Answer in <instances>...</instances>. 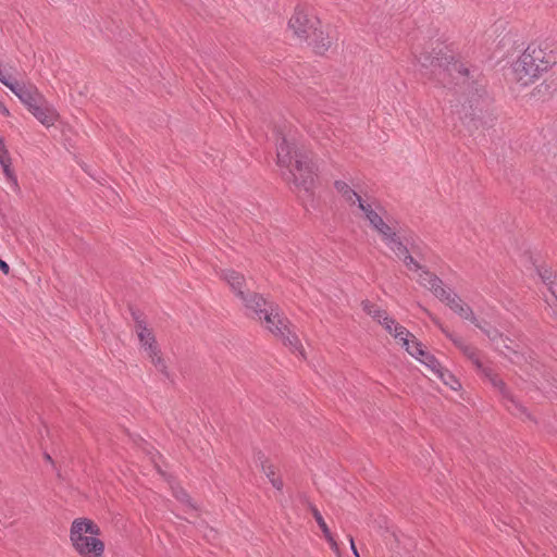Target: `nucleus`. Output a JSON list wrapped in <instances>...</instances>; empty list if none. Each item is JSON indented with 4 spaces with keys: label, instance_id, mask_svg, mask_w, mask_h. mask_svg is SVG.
<instances>
[{
    "label": "nucleus",
    "instance_id": "obj_1",
    "mask_svg": "<svg viewBox=\"0 0 557 557\" xmlns=\"http://www.w3.org/2000/svg\"><path fill=\"white\" fill-rule=\"evenodd\" d=\"M414 59L420 64L421 73L430 79L437 81L445 87H458L465 95L462 103L465 117H469L474 127L483 120L487 111L488 99L481 74L457 60L455 53L442 42H431Z\"/></svg>",
    "mask_w": 557,
    "mask_h": 557
},
{
    "label": "nucleus",
    "instance_id": "obj_2",
    "mask_svg": "<svg viewBox=\"0 0 557 557\" xmlns=\"http://www.w3.org/2000/svg\"><path fill=\"white\" fill-rule=\"evenodd\" d=\"M276 151L277 164L288 170L285 180L297 190H302L310 196L314 188L315 176L310 152L304 146H299L293 137L286 136L277 143Z\"/></svg>",
    "mask_w": 557,
    "mask_h": 557
},
{
    "label": "nucleus",
    "instance_id": "obj_3",
    "mask_svg": "<svg viewBox=\"0 0 557 557\" xmlns=\"http://www.w3.org/2000/svg\"><path fill=\"white\" fill-rule=\"evenodd\" d=\"M100 528L90 519L77 518L72 522L70 540L75 550L83 557H99L104 544L98 539Z\"/></svg>",
    "mask_w": 557,
    "mask_h": 557
},
{
    "label": "nucleus",
    "instance_id": "obj_4",
    "mask_svg": "<svg viewBox=\"0 0 557 557\" xmlns=\"http://www.w3.org/2000/svg\"><path fill=\"white\" fill-rule=\"evenodd\" d=\"M462 354L473 362L476 369L482 374H484L485 377L488 379L491 384L495 388H497L504 397L508 398L512 403L513 407L517 410H519L521 413H525V408H523L521 405L517 404L513 399L510 398L505 382L492 369L485 367L482 363V361L479 358V351L476 350V348L469 345L468 347L463 348Z\"/></svg>",
    "mask_w": 557,
    "mask_h": 557
},
{
    "label": "nucleus",
    "instance_id": "obj_5",
    "mask_svg": "<svg viewBox=\"0 0 557 557\" xmlns=\"http://www.w3.org/2000/svg\"><path fill=\"white\" fill-rule=\"evenodd\" d=\"M523 60H528L541 73L555 64L557 57L547 42H532L524 50Z\"/></svg>",
    "mask_w": 557,
    "mask_h": 557
},
{
    "label": "nucleus",
    "instance_id": "obj_6",
    "mask_svg": "<svg viewBox=\"0 0 557 557\" xmlns=\"http://www.w3.org/2000/svg\"><path fill=\"white\" fill-rule=\"evenodd\" d=\"M319 21L314 17H309L308 14L300 9H297L288 22L289 28L294 34L301 39H308L311 32L317 27Z\"/></svg>",
    "mask_w": 557,
    "mask_h": 557
},
{
    "label": "nucleus",
    "instance_id": "obj_7",
    "mask_svg": "<svg viewBox=\"0 0 557 557\" xmlns=\"http://www.w3.org/2000/svg\"><path fill=\"white\" fill-rule=\"evenodd\" d=\"M265 322L267 329L276 337L282 335V330H286L289 320L280 313L278 307L270 305L269 309L262 314V320Z\"/></svg>",
    "mask_w": 557,
    "mask_h": 557
},
{
    "label": "nucleus",
    "instance_id": "obj_8",
    "mask_svg": "<svg viewBox=\"0 0 557 557\" xmlns=\"http://www.w3.org/2000/svg\"><path fill=\"white\" fill-rule=\"evenodd\" d=\"M513 79L523 86L529 85L540 75L539 70L528 60H523V53L512 65Z\"/></svg>",
    "mask_w": 557,
    "mask_h": 557
},
{
    "label": "nucleus",
    "instance_id": "obj_9",
    "mask_svg": "<svg viewBox=\"0 0 557 557\" xmlns=\"http://www.w3.org/2000/svg\"><path fill=\"white\" fill-rule=\"evenodd\" d=\"M10 90L14 92V95L25 104L28 110L34 108L38 103L44 102L42 95L38 91V89L33 85L25 84H16L10 86Z\"/></svg>",
    "mask_w": 557,
    "mask_h": 557
},
{
    "label": "nucleus",
    "instance_id": "obj_10",
    "mask_svg": "<svg viewBox=\"0 0 557 557\" xmlns=\"http://www.w3.org/2000/svg\"><path fill=\"white\" fill-rule=\"evenodd\" d=\"M394 337L398 339L408 354L416 359L420 360L425 355L422 344L416 341L414 336L406 327H396V334H394Z\"/></svg>",
    "mask_w": 557,
    "mask_h": 557
},
{
    "label": "nucleus",
    "instance_id": "obj_11",
    "mask_svg": "<svg viewBox=\"0 0 557 557\" xmlns=\"http://www.w3.org/2000/svg\"><path fill=\"white\" fill-rule=\"evenodd\" d=\"M221 280H223L232 289V292L236 295V297L243 296L247 290L246 287V277L244 274L237 272L233 269H222L218 272Z\"/></svg>",
    "mask_w": 557,
    "mask_h": 557
},
{
    "label": "nucleus",
    "instance_id": "obj_12",
    "mask_svg": "<svg viewBox=\"0 0 557 557\" xmlns=\"http://www.w3.org/2000/svg\"><path fill=\"white\" fill-rule=\"evenodd\" d=\"M244 306L255 313V318L262 320V314L269 309V304L265 298L255 292L247 290L243 296L239 297Z\"/></svg>",
    "mask_w": 557,
    "mask_h": 557
},
{
    "label": "nucleus",
    "instance_id": "obj_13",
    "mask_svg": "<svg viewBox=\"0 0 557 557\" xmlns=\"http://www.w3.org/2000/svg\"><path fill=\"white\" fill-rule=\"evenodd\" d=\"M370 225L381 236L382 242L396 230L384 209H381L377 216L373 215Z\"/></svg>",
    "mask_w": 557,
    "mask_h": 557
},
{
    "label": "nucleus",
    "instance_id": "obj_14",
    "mask_svg": "<svg viewBox=\"0 0 557 557\" xmlns=\"http://www.w3.org/2000/svg\"><path fill=\"white\" fill-rule=\"evenodd\" d=\"M32 114L45 126H51L58 120L59 114L53 108L46 106V102L36 104L29 110Z\"/></svg>",
    "mask_w": 557,
    "mask_h": 557
},
{
    "label": "nucleus",
    "instance_id": "obj_15",
    "mask_svg": "<svg viewBox=\"0 0 557 557\" xmlns=\"http://www.w3.org/2000/svg\"><path fill=\"white\" fill-rule=\"evenodd\" d=\"M307 40L312 46L314 52L320 55L324 54L332 46V39L329 35H325L323 30L317 27L311 32Z\"/></svg>",
    "mask_w": 557,
    "mask_h": 557
},
{
    "label": "nucleus",
    "instance_id": "obj_16",
    "mask_svg": "<svg viewBox=\"0 0 557 557\" xmlns=\"http://www.w3.org/2000/svg\"><path fill=\"white\" fill-rule=\"evenodd\" d=\"M283 334L276 336L283 344L289 347L293 351H298L301 357H306L305 349L300 343V339L294 331L290 330V324H287L286 330H282Z\"/></svg>",
    "mask_w": 557,
    "mask_h": 557
},
{
    "label": "nucleus",
    "instance_id": "obj_17",
    "mask_svg": "<svg viewBox=\"0 0 557 557\" xmlns=\"http://www.w3.org/2000/svg\"><path fill=\"white\" fill-rule=\"evenodd\" d=\"M448 307L466 320H470L472 323H476L479 320L475 318L473 310L470 306L463 302L457 295L449 299Z\"/></svg>",
    "mask_w": 557,
    "mask_h": 557
},
{
    "label": "nucleus",
    "instance_id": "obj_18",
    "mask_svg": "<svg viewBox=\"0 0 557 557\" xmlns=\"http://www.w3.org/2000/svg\"><path fill=\"white\" fill-rule=\"evenodd\" d=\"M256 461L258 463H260V467H261L262 471L269 478V480L272 483V485L276 490L281 491L283 488V482H282V480L275 478V468H274V466L268 463V459L264 456V454L259 451L256 455Z\"/></svg>",
    "mask_w": 557,
    "mask_h": 557
},
{
    "label": "nucleus",
    "instance_id": "obj_19",
    "mask_svg": "<svg viewBox=\"0 0 557 557\" xmlns=\"http://www.w3.org/2000/svg\"><path fill=\"white\" fill-rule=\"evenodd\" d=\"M335 189L342 195L346 202L349 205H356L359 199V195L350 188V186L344 181H335Z\"/></svg>",
    "mask_w": 557,
    "mask_h": 557
},
{
    "label": "nucleus",
    "instance_id": "obj_20",
    "mask_svg": "<svg viewBox=\"0 0 557 557\" xmlns=\"http://www.w3.org/2000/svg\"><path fill=\"white\" fill-rule=\"evenodd\" d=\"M383 243L387 245L389 249L396 253L397 257L401 253H405L408 249L403 243L396 230L392 233V235L387 236Z\"/></svg>",
    "mask_w": 557,
    "mask_h": 557
},
{
    "label": "nucleus",
    "instance_id": "obj_21",
    "mask_svg": "<svg viewBox=\"0 0 557 557\" xmlns=\"http://www.w3.org/2000/svg\"><path fill=\"white\" fill-rule=\"evenodd\" d=\"M362 309L364 312H367L369 315H371L377 323L380 320H386L387 312L383 309H381L379 306L372 304L369 300H363L361 302Z\"/></svg>",
    "mask_w": 557,
    "mask_h": 557
},
{
    "label": "nucleus",
    "instance_id": "obj_22",
    "mask_svg": "<svg viewBox=\"0 0 557 557\" xmlns=\"http://www.w3.org/2000/svg\"><path fill=\"white\" fill-rule=\"evenodd\" d=\"M419 283L431 290L435 286L438 287V284H443V281L430 271L423 270L419 275Z\"/></svg>",
    "mask_w": 557,
    "mask_h": 557
},
{
    "label": "nucleus",
    "instance_id": "obj_23",
    "mask_svg": "<svg viewBox=\"0 0 557 557\" xmlns=\"http://www.w3.org/2000/svg\"><path fill=\"white\" fill-rule=\"evenodd\" d=\"M357 203H358L359 209L363 212L366 219L369 221V223L371 222V219H373V215L377 216L381 213L382 208L380 206H376L377 210H375L372 207V205L363 201V199L361 197H359V199L357 200Z\"/></svg>",
    "mask_w": 557,
    "mask_h": 557
},
{
    "label": "nucleus",
    "instance_id": "obj_24",
    "mask_svg": "<svg viewBox=\"0 0 557 557\" xmlns=\"http://www.w3.org/2000/svg\"><path fill=\"white\" fill-rule=\"evenodd\" d=\"M420 361L425 364L430 370L431 372L435 375L436 373H440L441 370L443 369L441 363L437 361V359L425 351V355L420 359Z\"/></svg>",
    "mask_w": 557,
    "mask_h": 557
},
{
    "label": "nucleus",
    "instance_id": "obj_25",
    "mask_svg": "<svg viewBox=\"0 0 557 557\" xmlns=\"http://www.w3.org/2000/svg\"><path fill=\"white\" fill-rule=\"evenodd\" d=\"M435 376L442 380L454 391H457L461 386L458 380L450 372L445 371L444 369H442L440 373H436Z\"/></svg>",
    "mask_w": 557,
    "mask_h": 557
},
{
    "label": "nucleus",
    "instance_id": "obj_26",
    "mask_svg": "<svg viewBox=\"0 0 557 557\" xmlns=\"http://www.w3.org/2000/svg\"><path fill=\"white\" fill-rule=\"evenodd\" d=\"M132 317L135 321V332L136 334H140V333H146L148 331H150L151 329H149L145 322V320L143 319L141 317V313L137 312V311H132Z\"/></svg>",
    "mask_w": 557,
    "mask_h": 557
},
{
    "label": "nucleus",
    "instance_id": "obj_27",
    "mask_svg": "<svg viewBox=\"0 0 557 557\" xmlns=\"http://www.w3.org/2000/svg\"><path fill=\"white\" fill-rule=\"evenodd\" d=\"M431 292L438 298L441 299L442 301H445L446 305L448 306L449 305V299H451V297H455L456 294H451L449 292H447L444 287H443V284H438V287L435 286L434 288L431 289Z\"/></svg>",
    "mask_w": 557,
    "mask_h": 557
},
{
    "label": "nucleus",
    "instance_id": "obj_28",
    "mask_svg": "<svg viewBox=\"0 0 557 557\" xmlns=\"http://www.w3.org/2000/svg\"><path fill=\"white\" fill-rule=\"evenodd\" d=\"M399 259H401L405 263V265L409 270H421L422 267L414 260V258L409 253L408 249L405 253H401L398 256Z\"/></svg>",
    "mask_w": 557,
    "mask_h": 557
},
{
    "label": "nucleus",
    "instance_id": "obj_29",
    "mask_svg": "<svg viewBox=\"0 0 557 557\" xmlns=\"http://www.w3.org/2000/svg\"><path fill=\"white\" fill-rule=\"evenodd\" d=\"M391 335L394 336L396 334V327H404L398 324L393 318L386 314V320H380L379 322Z\"/></svg>",
    "mask_w": 557,
    "mask_h": 557
},
{
    "label": "nucleus",
    "instance_id": "obj_30",
    "mask_svg": "<svg viewBox=\"0 0 557 557\" xmlns=\"http://www.w3.org/2000/svg\"><path fill=\"white\" fill-rule=\"evenodd\" d=\"M0 82L5 85L9 89L10 86H13L17 84V82L12 81V75L9 73L7 66H3V64L0 62Z\"/></svg>",
    "mask_w": 557,
    "mask_h": 557
},
{
    "label": "nucleus",
    "instance_id": "obj_31",
    "mask_svg": "<svg viewBox=\"0 0 557 557\" xmlns=\"http://www.w3.org/2000/svg\"><path fill=\"white\" fill-rule=\"evenodd\" d=\"M310 510H311V512H312L317 523L319 524L322 533L323 534L327 533L330 531V529H329L327 524L325 523V521H324L322 515L320 513V511L314 506H311Z\"/></svg>",
    "mask_w": 557,
    "mask_h": 557
},
{
    "label": "nucleus",
    "instance_id": "obj_32",
    "mask_svg": "<svg viewBox=\"0 0 557 557\" xmlns=\"http://www.w3.org/2000/svg\"><path fill=\"white\" fill-rule=\"evenodd\" d=\"M475 326L483 331L486 334V336L493 342L502 337V334H499L497 330L491 327L487 329L479 321L475 323Z\"/></svg>",
    "mask_w": 557,
    "mask_h": 557
},
{
    "label": "nucleus",
    "instance_id": "obj_33",
    "mask_svg": "<svg viewBox=\"0 0 557 557\" xmlns=\"http://www.w3.org/2000/svg\"><path fill=\"white\" fill-rule=\"evenodd\" d=\"M154 368L169 377L166 363L161 355L150 360Z\"/></svg>",
    "mask_w": 557,
    "mask_h": 557
},
{
    "label": "nucleus",
    "instance_id": "obj_34",
    "mask_svg": "<svg viewBox=\"0 0 557 557\" xmlns=\"http://www.w3.org/2000/svg\"><path fill=\"white\" fill-rule=\"evenodd\" d=\"M433 321L440 325V327L442 329V331L446 334V336H448L453 342L454 344L461 350L463 351V348L465 347H468L469 345H467L460 337H454L450 333H448L441 324L440 322L433 318Z\"/></svg>",
    "mask_w": 557,
    "mask_h": 557
},
{
    "label": "nucleus",
    "instance_id": "obj_35",
    "mask_svg": "<svg viewBox=\"0 0 557 557\" xmlns=\"http://www.w3.org/2000/svg\"><path fill=\"white\" fill-rule=\"evenodd\" d=\"M143 348L146 351V354L150 360H152L153 358L161 355L160 349L157 345V341H154V343L150 342L148 345L144 346Z\"/></svg>",
    "mask_w": 557,
    "mask_h": 557
},
{
    "label": "nucleus",
    "instance_id": "obj_36",
    "mask_svg": "<svg viewBox=\"0 0 557 557\" xmlns=\"http://www.w3.org/2000/svg\"><path fill=\"white\" fill-rule=\"evenodd\" d=\"M137 337H138V341L140 343L141 347L148 345L150 342L154 343V341H156L152 330H150L146 333H140L137 335Z\"/></svg>",
    "mask_w": 557,
    "mask_h": 557
},
{
    "label": "nucleus",
    "instance_id": "obj_37",
    "mask_svg": "<svg viewBox=\"0 0 557 557\" xmlns=\"http://www.w3.org/2000/svg\"><path fill=\"white\" fill-rule=\"evenodd\" d=\"M323 535H324L325 540L327 541V543L330 544L332 550L336 554L337 557H341V550H339L338 544L335 541L331 531H329L327 533H324Z\"/></svg>",
    "mask_w": 557,
    "mask_h": 557
},
{
    "label": "nucleus",
    "instance_id": "obj_38",
    "mask_svg": "<svg viewBox=\"0 0 557 557\" xmlns=\"http://www.w3.org/2000/svg\"><path fill=\"white\" fill-rule=\"evenodd\" d=\"M174 496L177 500H180L182 503H186L195 509V507L191 505L189 495L184 490H182V488L175 490Z\"/></svg>",
    "mask_w": 557,
    "mask_h": 557
},
{
    "label": "nucleus",
    "instance_id": "obj_39",
    "mask_svg": "<svg viewBox=\"0 0 557 557\" xmlns=\"http://www.w3.org/2000/svg\"><path fill=\"white\" fill-rule=\"evenodd\" d=\"M539 275L546 284H553V272L549 269L546 268H540L537 269Z\"/></svg>",
    "mask_w": 557,
    "mask_h": 557
},
{
    "label": "nucleus",
    "instance_id": "obj_40",
    "mask_svg": "<svg viewBox=\"0 0 557 557\" xmlns=\"http://www.w3.org/2000/svg\"><path fill=\"white\" fill-rule=\"evenodd\" d=\"M5 163H11V157L8 149L0 151V164L5 165Z\"/></svg>",
    "mask_w": 557,
    "mask_h": 557
},
{
    "label": "nucleus",
    "instance_id": "obj_41",
    "mask_svg": "<svg viewBox=\"0 0 557 557\" xmlns=\"http://www.w3.org/2000/svg\"><path fill=\"white\" fill-rule=\"evenodd\" d=\"M2 169H3V172H4L5 176L9 180H14L15 181V176L13 175V172L11 170V163H5V165H2Z\"/></svg>",
    "mask_w": 557,
    "mask_h": 557
},
{
    "label": "nucleus",
    "instance_id": "obj_42",
    "mask_svg": "<svg viewBox=\"0 0 557 557\" xmlns=\"http://www.w3.org/2000/svg\"><path fill=\"white\" fill-rule=\"evenodd\" d=\"M0 271H2V273H4V274H9V272H10L9 264L1 259H0Z\"/></svg>",
    "mask_w": 557,
    "mask_h": 557
},
{
    "label": "nucleus",
    "instance_id": "obj_43",
    "mask_svg": "<svg viewBox=\"0 0 557 557\" xmlns=\"http://www.w3.org/2000/svg\"><path fill=\"white\" fill-rule=\"evenodd\" d=\"M348 541L350 543V547H351V550H352L354 555L356 557H359V553L357 550V547H356L355 542H354V537L351 535H348Z\"/></svg>",
    "mask_w": 557,
    "mask_h": 557
},
{
    "label": "nucleus",
    "instance_id": "obj_44",
    "mask_svg": "<svg viewBox=\"0 0 557 557\" xmlns=\"http://www.w3.org/2000/svg\"><path fill=\"white\" fill-rule=\"evenodd\" d=\"M0 112L4 115H9L10 112L9 110L7 109V107L0 101Z\"/></svg>",
    "mask_w": 557,
    "mask_h": 557
},
{
    "label": "nucleus",
    "instance_id": "obj_45",
    "mask_svg": "<svg viewBox=\"0 0 557 557\" xmlns=\"http://www.w3.org/2000/svg\"><path fill=\"white\" fill-rule=\"evenodd\" d=\"M4 66H7L9 73H11V74H12V72L16 71V66L14 64L8 63Z\"/></svg>",
    "mask_w": 557,
    "mask_h": 557
},
{
    "label": "nucleus",
    "instance_id": "obj_46",
    "mask_svg": "<svg viewBox=\"0 0 557 557\" xmlns=\"http://www.w3.org/2000/svg\"><path fill=\"white\" fill-rule=\"evenodd\" d=\"M44 458H45L47 461H49V462L54 467V462H53V460H52L51 456H50L48 453H45V454H44Z\"/></svg>",
    "mask_w": 557,
    "mask_h": 557
},
{
    "label": "nucleus",
    "instance_id": "obj_47",
    "mask_svg": "<svg viewBox=\"0 0 557 557\" xmlns=\"http://www.w3.org/2000/svg\"><path fill=\"white\" fill-rule=\"evenodd\" d=\"M7 149L3 138L0 137V151Z\"/></svg>",
    "mask_w": 557,
    "mask_h": 557
}]
</instances>
